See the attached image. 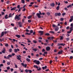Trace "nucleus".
<instances>
[{"label":"nucleus","instance_id":"14","mask_svg":"<svg viewBox=\"0 0 73 73\" xmlns=\"http://www.w3.org/2000/svg\"><path fill=\"white\" fill-rule=\"evenodd\" d=\"M15 36H16L18 38H20V35H15Z\"/></svg>","mask_w":73,"mask_h":73},{"label":"nucleus","instance_id":"56","mask_svg":"<svg viewBox=\"0 0 73 73\" xmlns=\"http://www.w3.org/2000/svg\"><path fill=\"white\" fill-rule=\"evenodd\" d=\"M10 69V67H7V70H9V69Z\"/></svg>","mask_w":73,"mask_h":73},{"label":"nucleus","instance_id":"18","mask_svg":"<svg viewBox=\"0 0 73 73\" xmlns=\"http://www.w3.org/2000/svg\"><path fill=\"white\" fill-rule=\"evenodd\" d=\"M5 19H8V15H5Z\"/></svg>","mask_w":73,"mask_h":73},{"label":"nucleus","instance_id":"32","mask_svg":"<svg viewBox=\"0 0 73 73\" xmlns=\"http://www.w3.org/2000/svg\"><path fill=\"white\" fill-rule=\"evenodd\" d=\"M28 72H29V73H32V71L30 70H29Z\"/></svg>","mask_w":73,"mask_h":73},{"label":"nucleus","instance_id":"25","mask_svg":"<svg viewBox=\"0 0 73 73\" xmlns=\"http://www.w3.org/2000/svg\"><path fill=\"white\" fill-rule=\"evenodd\" d=\"M9 17H12V13H10L9 15Z\"/></svg>","mask_w":73,"mask_h":73},{"label":"nucleus","instance_id":"23","mask_svg":"<svg viewBox=\"0 0 73 73\" xmlns=\"http://www.w3.org/2000/svg\"><path fill=\"white\" fill-rule=\"evenodd\" d=\"M9 52H11L12 51V49L11 48H10L9 49Z\"/></svg>","mask_w":73,"mask_h":73},{"label":"nucleus","instance_id":"13","mask_svg":"<svg viewBox=\"0 0 73 73\" xmlns=\"http://www.w3.org/2000/svg\"><path fill=\"white\" fill-rule=\"evenodd\" d=\"M40 61L38 60L37 61L36 64H37V65H39L40 64Z\"/></svg>","mask_w":73,"mask_h":73},{"label":"nucleus","instance_id":"2","mask_svg":"<svg viewBox=\"0 0 73 73\" xmlns=\"http://www.w3.org/2000/svg\"><path fill=\"white\" fill-rule=\"evenodd\" d=\"M73 20V16L70 17V19L69 22H72Z\"/></svg>","mask_w":73,"mask_h":73},{"label":"nucleus","instance_id":"21","mask_svg":"<svg viewBox=\"0 0 73 73\" xmlns=\"http://www.w3.org/2000/svg\"><path fill=\"white\" fill-rule=\"evenodd\" d=\"M21 3L24 4L25 3V0H21Z\"/></svg>","mask_w":73,"mask_h":73},{"label":"nucleus","instance_id":"4","mask_svg":"<svg viewBox=\"0 0 73 73\" xmlns=\"http://www.w3.org/2000/svg\"><path fill=\"white\" fill-rule=\"evenodd\" d=\"M18 25H19V27H22V23H21V22H18Z\"/></svg>","mask_w":73,"mask_h":73},{"label":"nucleus","instance_id":"45","mask_svg":"<svg viewBox=\"0 0 73 73\" xmlns=\"http://www.w3.org/2000/svg\"><path fill=\"white\" fill-rule=\"evenodd\" d=\"M11 26H13V27H14V26H15V25L13 23L11 24Z\"/></svg>","mask_w":73,"mask_h":73},{"label":"nucleus","instance_id":"27","mask_svg":"<svg viewBox=\"0 0 73 73\" xmlns=\"http://www.w3.org/2000/svg\"><path fill=\"white\" fill-rule=\"evenodd\" d=\"M59 45H62V46H64V45H65V44H63L62 43H61L60 44H59Z\"/></svg>","mask_w":73,"mask_h":73},{"label":"nucleus","instance_id":"57","mask_svg":"<svg viewBox=\"0 0 73 73\" xmlns=\"http://www.w3.org/2000/svg\"><path fill=\"white\" fill-rule=\"evenodd\" d=\"M24 66L25 68H26V67H27V64H25V65H24Z\"/></svg>","mask_w":73,"mask_h":73},{"label":"nucleus","instance_id":"15","mask_svg":"<svg viewBox=\"0 0 73 73\" xmlns=\"http://www.w3.org/2000/svg\"><path fill=\"white\" fill-rule=\"evenodd\" d=\"M72 5H69L68 6H67V8H72Z\"/></svg>","mask_w":73,"mask_h":73},{"label":"nucleus","instance_id":"54","mask_svg":"<svg viewBox=\"0 0 73 73\" xmlns=\"http://www.w3.org/2000/svg\"><path fill=\"white\" fill-rule=\"evenodd\" d=\"M33 42L36 43H37V41H36L35 40H33Z\"/></svg>","mask_w":73,"mask_h":73},{"label":"nucleus","instance_id":"59","mask_svg":"<svg viewBox=\"0 0 73 73\" xmlns=\"http://www.w3.org/2000/svg\"><path fill=\"white\" fill-rule=\"evenodd\" d=\"M5 46H8V44L7 43L6 44H5Z\"/></svg>","mask_w":73,"mask_h":73},{"label":"nucleus","instance_id":"62","mask_svg":"<svg viewBox=\"0 0 73 73\" xmlns=\"http://www.w3.org/2000/svg\"><path fill=\"white\" fill-rule=\"evenodd\" d=\"M64 9H65V10H66V11H68V9H67V8L66 7L64 8Z\"/></svg>","mask_w":73,"mask_h":73},{"label":"nucleus","instance_id":"10","mask_svg":"<svg viewBox=\"0 0 73 73\" xmlns=\"http://www.w3.org/2000/svg\"><path fill=\"white\" fill-rule=\"evenodd\" d=\"M59 29V28H58V26H57L55 29V31H57Z\"/></svg>","mask_w":73,"mask_h":73},{"label":"nucleus","instance_id":"36","mask_svg":"<svg viewBox=\"0 0 73 73\" xmlns=\"http://www.w3.org/2000/svg\"><path fill=\"white\" fill-rule=\"evenodd\" d=\"M49 32L50 33H53V34L54 33V32L53 31H49Z\"/></svg>","mask_w":73,"mask_h":73},{"label":"nucleus","instance_id":"53","mask_svg":"<svg viewBox=\"0 0 73 73\" xmlns=\"http://www.w3.org/2000/svg\"><path fill=\"white\" fill-rule=\"evenodd\" d=\"M45 35H46V36H49V33H46V34Z\"/></svg>","mask_w":73,"mask_h":73},{"label":"nucleus","instance_id":"26","mask_svg":"<svg viewBox=\"0 0 73 73\" xmlns=\"http://www.w3.org/2000/svg\"><path fill=\"white\" fill-rule=\"evenodd\" d=\"M59 8H60V6H58L56 8V9H57V10L58 11L59 10Z\"/></svg>","mask_w":73,"mask_h":73},{"label":"nucleus","instance_id":"33","mask_svg":"<svg viewBox=\"0 0 73 73\" xmlns=\"http://www.w3.org/2000/svg\"><path fill=\"white\" fill-rule=\"evenodd\" d=\"M25 72H26V73H28V70L26 69L25 70Z\"/></svg>","mask_w":73,"mask_h":73},{"label":"nucleus","instance_id":"60","mask_svg":"<svg viewBox=\"0 0 73 73\" xmlns=\"http://www.w3.org/2000/svg\"><path fill=\"white\" fill-rule=\"evenodd\" d=\"M34 62H35V63H36V62H37V60H35L33 61Z\"/></svg>","mask_w":73,"mask_h":73},{"label":"nucleus","instance_id":"31","mask_svg":"<svg viewBox=\"0 0 73 73\" xmlns=\"http://www.w3.org/2000/svg\"><path fill=\"white\" fill-rule=\"evenodd\" d=\"M16 57H17V58H19V57H21V56H20V55H19L18 56L17 55Z\"/></svg>","mask_w":73,"mask_h":73},{"label":"nucleus","instance_id":"58","mask_svg":"<svg viewBox=\"0 0 73 73\" xmlns=\"http://www.w3.org/2000/svg\"><path fill=\"white\" fill-rule=\"evenodd\" d=\"M26 31L27 32H29V31L27 29H26Z\"/></svg>","mask_w":73,"mask_h":73},{"label":"nucleus","instance_id":"40","mask_svg":"<svg viewBox=\"0 0 73 73\" xmlns=\"http://www.w3.org/2000/svg\"><path fill=\"white\" fill-rule=\"evenodd\" d=\"M21 64L22 66H23V67L24 66V64L23 63H21Z\"/></svg>","mask_w":73,"mask_h":73},{"label":"nucleus","instance_id":"28","mask_svg":"<svg viewBox=\"0 0 73 73\" xmlns=\"http://www.w3.org/2000/svg\"><path fill=\"white\" fill-rule=\"evenodd\" d=\"M32 50L33 51H36L37 50V49L36 48H34Z\"/></svg>","mask_w":73,"mask_h":73},{"label":"nucleus","instance_id":"19","mask_svg":"<svg viewBox=\"0 0 73 73\" xmlns=\"http://www.w3.org/2000/svg\"><path fill=\"white\" fill-rule=\"evenodd\" d=\"M26 60L28 61V62H30V61H31V60L30 59L28 58H26Z\"/></svg>","mask_w":73,"mask_h":73},{"label":"nucleus","instance_id":"20","mask_svg":"<svg viewBox=\"0 0 73 73\" xmlns=\"http://www.w3.org/2000/svg\"><path fill=\"white\" fill-rule=\"evenodd\" d=\"M34 66V68H36V69H38V67L36 65H35Z\"/></svg>","mask_w":73,"mask_h":73},{"label":"nucleus","instance_id":"51","mask_svg":"<svg viewBox=\"0 0 73 73\" xmlns=\"http://www.w3.org/2000/svg\"><path fill=\"white\" fill-rule=\"evenodd\" d=\"M2 53H5V52L3 50V51H2Z\"/></svg>","mask_w":73,"mask_h":73},{"label":"nucleus","instance_id":"11","mask_svg":"<svg viewBox=\"0 0 73 73\" xmlns=\"http://www.w3.org/2000/svg\"><path fill=\"white\" fill-rule=\"evenodd\" d=\"M12 56L11 55H8V56H7V58L9 59V58H10V57H12Z\"/></svg>","mask_w":73,"mask_h":73},{"label":"nucleus","instance_id":"22","mask_svg":"<svg viewBox=\"0 0 73 73\" xmlns=\"http://www.w3.org/2000/svg\"><path fill=\"white\" fill-rule=\"evenodd\" d=\"M60 40H62V39H63V36H60Z\"/></svg>","mask_w":73,"mask_h":73},{"label":"nucleus","instance_id":"39","mask_svg":"<svg viewBox=\"0 0 73 73\" xmlns=\"http://www.w3.org/2000/svg\"><path fill=\"white\" fill-rule=\"evenodd\" d=\"M63 20H64V18H61L60 19V21H63Z\"/></svg>","mask_w":73,"mask_h":73},{"label":"nucleus","instance_id":"55","mask_svg":"<svg viewBox=\"0 0 73 73\" xmlns=\"http://www.w3.org/2000/svg\"><path fill=\"white\" fill-rule=\"evenodd\" d=\"M15 68H17V65H16L15 64Z\"/></svg>","mask_w":73,"mask_h":73},{"label":"nucleus","instance_id":"24","mask_svg":"<svg viewBox=\"0 0 73 73\" xmlns=\"http://www.w3.org/2000/svg\"><path fill=\"white\" fill-rule=\"evenodd\" d=\"M52 27L53 28H54V27H57V26H56L55 25L53 24L52 25Z\"/></svg>","mask_w":73,"mask_h":73},{"label":"nucleus","instance_id":"35","mask_svg":"<svg viewBox=\"0 0 73 73\" xmlns=\"http://www.w3.org/2000/svg\"><path fill=\"white\" fill-rule=\"evenodd\" d=\"M47 15L48 16H49V15H50V13L49 12H47Z\"/></svg>","mask_w":73,"mask_h":73},{"label":"nucleus","instance_id":"29","mask_svg":"<svg viewBox=\"0 0 73 73\" xmlns=\"http://www.w3.org/2000/svg\"><path fill=\"white\" fill-rule=\"evenodd\" d=\"M4 32H2L1 33V36H4Z\"/></svg>","mask_w":73,"mask_h":73},{"label":"nucleus","instance_id":"52","mask_svg":"<svg viewBox=\"0 0 73 73\" xmlns=\"http://www.w3.org/2000/svg\"><path fill=\"white\" fill-rule=\"evenodd\" d=\"M52 62L53 61H52V60H51L50 61V64H52Z\"/></svg>","mask_w":73,"mask_h":73},{"label":"nucleus","instance_id":"46","mask_svg":"<svg viewBox=\"0 0 73 73\" xmlns=\"http://www.w3.org/2000/svg\"><path fill=\"white\" fill-rule=\"evenodd\" d=\"M5 63V60H3V64H4Z\"/></svg>","mask_w":73,"mask_h":73},{"label":"nucleus","instance_id":"43","mask_svg":"<svg viewBox=\"0 0 73 73\" xmlns=\"http://www.w3.org/2000/svg\"><path fill=\"white\" fill-rule=\"evenodd\" d=\"M58 15V14L57 13H55V16H57Z\"/></svg>","mask_w":73,"mask_h":73},{"label":"nucleus","instance_id":"64","mask_svg":"<svg viewBox=\"0 0 73 73\" xmlns=\"http://www.w3.org/2000/svg\"><path fill=\"white\" fill-rule=\"evenodd\" d=\"M71 27H73V23H72L71 24Z\"/></svg>","mask_w":73,"mask_h":73},{"label":"nucleus","instance_id":"1","mask_svg":"<svg viewBox=\"0 0 73 73\" xmlns=\"http://www.w3.org/2000/svg\"><path fill=\"white\" fill-rule=\"evenodd\" d=\"M20 16H21V14H19L18 15V16H17V15H16L14 18L15 20L17 19V20H20V17H20Z\"/></svg>","mask_w":73,"mask_h":73},{"label":"nucleus","instance_id":"6","mask_svg":"<svg viewBox=\"0 0 73 73\" xmlns=\"http://www.w3.org/2000/svg\"><path fill=\"white\" fill-rule=\"evenodd\" d=\"M39 33H40V35H43V33H44V32L42 31H39Z\"/></svg>","mask_w":73,"mask_h":73},{"label":"nucleus","instance_id":"30","mask_svg":"<svg viewBox=\"0 0 73 73\" xmlns=\"http://www.w3.org/2000/svg\"><path fill=\"white\" fill-rule=\"evenodd\" d=\"M27 40L28 42L29 43L31 42V41L29 40V39H27Z\"/></svg>","mask_w":73,"mask_h":73},{"label":"nucleus","instance_id":"61","mask_svg":"<svg viewBox=\"0 0 73 73\" xmlns=\"http://www.w3.org/2000/svg\"><path fill=\"white\" fill-rule=\"evenodd\" d=\"M21 36L23 37H25V36L24 35H21Z\"/></svg>","mask_w":73,"mask_h":73},{"label":"nucleus","instance_id":"5","mask_svg":"<svg viewBox=\"0 0 73 73\" xmlns=\"http://www.w3.org/2000/svg\"><path fill=\"white\" fill-rule=\"evenodd\" d=\"M46 49L47 51H48V50H50V48L49 46H47L46 48Z\"/></svg>","mask_w":73,"mask_h":73},{"label":"nucleus","instance_id":"37","mask_svg":"<svg viewBox=\"0 0 73 73\" xmlns=\"http://www.w3.org/2000/svg\"><path fill=\"white\" fill-rule=\"evenodd\" d=\"M53 42H55V43L56 42H57V40H53Z\"/></svg>","mask_w":73,"mask_h":73},{"label":"nucleus","instance_id":"48","mask_svg":"<svg viewBox=\"0 0 73 73\" xmlns=\"http://www.w3.org/2000/svg\"><path fill=\"white\" fill-rule=\"evenodd\" d=\"M66 40H67V41H68L69 40V38H66Z\"/></svg>","mask_w":73,"mask_h":73},{"label":"nucleus","instance_id":"12","mask_svg":"<svg viewBox=\"0 0 73 73\" xmlns=\"http://www.w3.org/2000/svg\"><path fill=\"white\" fill-rule=\"evenodd\" d=\"M62 51L61 50L60 51L58 52V54H62Z\"/></svg>","mask_w":73,"mask_h":73},{"label":"nucleus","instance_id":"38","mask_svg":"<svg viewBox=\"0 0 73 73\" xmlns=\"http://www.w3.org/2000/svg\"><path fill=\"white\" fill-rule=\"evenodd\" d=\"M58 16H61V13H58Z\"/></svg>","mask_w":73,"mask_h":73},{"label":"nucleus","instance_id":"63","mask_svg":"<svg viewBox=\"0 0 73 73\" xmlns=\"http://www.w3.org/2000/svg\"><path fill=\"white\" fill-rule=\"evenodd\" d=\"M28 23H31V20H28Z\"/></svg>","mask_w":73,"mask_h":73},{"label":"nucleus","instance_id":"42","mask_svg":"<svg viewBox=\"0 0 73 73\" xmlns=\"http://www.w3.org/2000/svg\"><path fill=\"white\" fill-rule=\"evenodd\" d=\"M25 10H26V9H25V8H24L22 10V11H25Z\"/></svg>","mask_w":73,"mask_h":73},{"label":"nucleus","instance_id":"16","mask_svg":"<svg viewBox=\"0 0 73 73\" xmlns=\"http://www.w3.org/2000/svg\"><path fill=\"white\" fill-rule=\"evenodd\" d=\"M32 17V15L29 16L27 17V19H31Z\"/></svg>","mask_w":73,"mask_h":73},{"label":"nucleus","instance_id":"49","mask_svg":"<svg viewBox=\"0 0 73 73\" xmlns=\"http://www.w3.org/2000/svg\"><path fill=\"white\" fill-rule=\"evenodd\" d=\"M33 30H31L30 32V33H33Z\"/></svg>","mask_w":73,"mask_h":73},{"label":"nucleus","instance_id":"41","mask_svg":"<svg viewBox=\"0 0 73 73\" xmlns=\"http://www.w3.org/2000/svg\"><path fill=\"white\" fill-rule=\"evenodd\" d=\"M3 40H4V38H2V39L1 40V38H0V41H1V42H2V41H3Z\"/></svg>","mask_w":73,"mask_h":73},{"label":"nucleus","instance_id":"50","mask_svg":"<svg viewBox=\"0 0 73 73\" xmlns=\"http://www.w3.org/2000/svg\"><path fill=\"white\" fill-rule=\"evenodd\" d=\"M70 36V35L69 34H67L66 35L67 37H69Z\"/></svg>","mask_w":73,"mask_h":73},{"label":"nucleus","instance_id":"3","mask_svg":"<svg viewBox=\"0 0 73 73\" xmlns=\"http://www.w3.org/2000/svg\"><path fill=\"white\" fill-rule=\"evenodd\" d=\"M14 52L15 53H17V51H20V50L19 48H17V49H14Z\"/></svg>","mask_w":73,"mask_h":73},{"label":"nucleus","instance_id":"8","mask_svg":"<svg viewBox=\"0 0 73 73\" xmlns=\"http://www.w3.org/2000/svg\"><path fill=\"white\" fill-rule=\"evenodd\" d=\"M36 15L38 18H41V15H40V14H39V13H36Z\"/></svg>","mask_w":73,"mask_h":73},{"label":"nucleus","instance_id":"47","mask_svg":"<svg viewBox=\"0 0 73 73\" xmlns=\"http://www.w3.org/2000/svg\"><path fill=\"white\" fill-rule=\"evenodd\" d=\"M40 70H41V68H39L38 69H37V70H38V71H40Z\"/></svg>","mask_w":73,"mask_h":73},{"label":"nucleus","instance_id":"44","mask_svg":"<svg viewBox=\"0 0 73 73\" xmlns=\"http://www.w3.org/2000/svg\"><path fill=\"white\" fill-rule=\"evenodd\" d=\"M62 16H64V15H66V13H62Z\"/></svg>","mask_w":73,"mask_h":73},{"label":"nucleus","instance_id":"7","mask_svg":"<svg viewBox=\"0 0 73 73\" xmlns=\"http://www.w3.org/2000/svg\"><path fill=\"white\" fill-rule=\"evenodd\" d=\"M54 38V37H49L48 38V39L51 40H53Z\"/></svg>","mask_w":73,"mask_h":73},{"label":"nucleus","instance_id":"17","mask_svg":"<svg viewBox=\"0 0 73 73\" xmlns=\"http://www.w3.org/2000/svg\"><path fill=\"white\" fill-rule=\"evenodd\" d=\"M50 5L52 6V7H54V3H52L50 4Z\"/></svg>","mask_w":73,"mask_h":73},{"label":"nucleus","instance_id":"34","mask_svg":"<svg viewBox=\"0 0 73 73\" xmlns=\"http://www.w3.org/2000/svg\"><path fill=\"white\" fill-rule=\"evenodd\" d=\"M7 64L8 65H9L11 64V63L9 62H7Z\"/></svg>","mask_w":73,"mask_h":73},{"label":"nucleus","instance_id":"9","mask_svg":"<svg viewBox=\"0 0 73 73\" xmlns=\"http://www.w3.org/2000/svg\"><path fill=\"white\" fill-rule=\"evenodd\" d=\"M16 8H17V7H13L11 8V11H14V10H15Z\"/></svg>","mask_w":73,"mask_h":73}]
</instances>
